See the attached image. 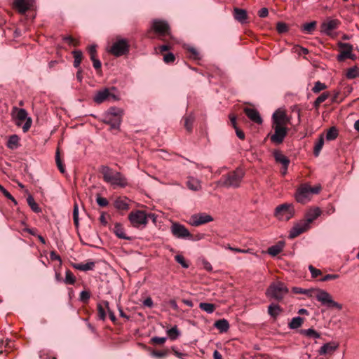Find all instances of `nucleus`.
Listing matches in <instances>:
<instances>
[{
    "mask_svg": "<svg viewBox=\"0 0 359 359\" xmlns=\"http://www.w3.org/2000/svg\"><path fill=\"white\" fill-rule=\"evenodd\" d=\"M20 139L18 135H12L8 137L6 145L9 149H17L20 147Z\"/></svg>",
    "mask_w": 359,
    "mask_h": 359,
    "instance_id": "obj_23",
    "label": "nucleus"
},
{
    "mask_svg": "<svg viewBox=\"0 0 359 359\" xmlns=\"http://www.w3.org/2000/svg\"><path fill=\"white\" fill-rule=\"evenodd\" d=\"M283 249V243H279L276 245H272L270 248H269L267 252L270 255L275 257L278 255L279 253H280Z\"/></svg>",
    "mask_w": 359,
    "mask_h": 359,
    "instance_id": "obj_34",
    "label": "nucleus"
},
{
    "mask_svg": "<svg viewBox=\"0 0 359 359\" xmlns=\"http://www.w3.org/2000/svg\"><path fill=\"white\" fill-rule=\"evenodd\" d=\"M359 76V69L357 67H351L347 70L346 77L353 79Z\"/></svg>",
    "mask_w": 359,
    "mask_h": 359,
    "instance_id": "obj_48",
    "label": "nucleus"
},
{
    "mask_svg": "<svg viewBox=\"0 0 359 359\" xmlns=\"http://www.w3.org/2000/svg\"><path fill=\"white\" fill-rule=\"evenodd\" d=\"M128 219L135 228H144L148 223V217L144 211H132L128 215Z\"/></svg>",
    "mask_w": 359,
    "mask_h": 359,
    "instance_id": "obj_9",
    "label": "nucleus"
},
{
    "mask_svg": "<svg viewBox=\"0 0 359 359\" xmlns=\"http://www.w3.org/2000/svg\"><path fill=\"white\" fill-rule=\"evenodd\" d=\"M34 4V0H15L13 2L14 8L21 14L33 8Z\"/></svg>",
    "mask_w": 359,
    "mask_h": 359,
    "instance_id": "obj_18",
    "label": "nucleus"
},
{
    "mask_svg": "<svg viewBox=\"0 0 359 359\" xmlns=\"http://www.w3.org/2000/svg\"><path fill=\"white\" fill-rule=\"evenodd\" d=\"M213 221V217L205 213L194 214L189 219V224L193 226H198Z\"/></svg>",
    "mask_w": 359,
    "mask_h": 359,
    "instance_id": "obj_16",
    "label": "nucleus"
},
{
    "mask_svg": "<svg viewBox=\"0 0 359 359\" xmlns=\"http://www.w3.org/2000/svg\"><path fill=\"white\" fill-rule=\"evenodd\" d=\"M294 212L291 204L283 203L276 208L274 215L279 220L287 221L293 217Z\"/></svg>",
    "mask_w": 359,
    "mask_h": 359,
    "instance_id": "obj_10",
    "label": "nucleus"
},
{
    "mask_svg": "<svg viewBox=\"0 0 359 359\" xmlns=\"http://www.w3.org/2000/svg\"><path fill=\"white\" fill-rule=\"evenodd\" d=\"M338 136V130L335 127H331L327 132L326 139L328 141L335 140Z\"/></svg>",
    "mask_w": 359,
    "mask_h": 359,
    "instance_id": "obj_46",
    "label": "nucleus"
},
{
    "mask_svg": "<svg viewBox=\"0 0 359 359\" xmlns=\"http://www.w3.org/2000/svg\"><path fill=\"white\" fill-rule=\"evenodd\" d=\"M282 309L276 304H271L268 306V313L273 318H276L281 313Z\"/></svg>",
    "mask_w": 359,
    "mask_h": 359,
    "instance_id": "obj_32",
    "label": "nucleus"
},
{
    "mask_svg": "<svg viewBox=\"0 0 359 359\" xmlns=\"http://www.w3.org/2000/svg\"><path fill=\"white\" fill-rule=\"evenodd\" d=\"M184 127L188 132H191L192 130V126L194 121V116L193 114H190L184 117Z\"/></svg>",
    "mask_w": 359,
    "mask_h": 359,
    "instance_id": "obj_40",
    "label": "nucleus"
},
{
    "mask_svg": "<svg viewBox=\"0 0 359 359\" xmlns=\"http://www.w3.org/2000/svg\"><path fill=\"white\" fill-rule=\"evenodd\" d=\"M245 172L241 168H237L236 170L222 175L219 184L226 188H238L240 187L241 183L244 177Z\"/></svg>",
    "mask_w": 359,
    "mask_h": 359,
    "instance_id": "obj_3",
    "label": "nucleus"
},
{
    "mask_svg": "<svg viewBox=\"0 0 359 359\" xmlns=\"http://www.w3.org/2000/svg\"><path fill=\"white\" fill-rule=\"evenodd\" d=\"M170 231L172 234L177 238L188 240L190 236V232L185 226L177 222L172 223Z\"/></svg>",
    "mask_w": 359,
    "mask_h": 359,
    "instance_id": "obj_15",
    "label": "nucleus"
},
{
    "mask_svg": "<svg viewBox=\"0 0 359 359\" xmlns=\"http://www.w3.org/2000/svg\"><path fill=\"white\" fill-rule=\"evenodd\" d=\"M113 232L115 235L121 239L130 240V238L127 236L125 233L124 228L120 223H116L113 229Z\"/></svg>",
    "mask_w": 359,
    "mask_h": 359,
    "instance_id": "obj_28",
    "label": "nucleus"
},
{
    "mask_svg": "<svg viewBox=\"0 0 359 359\" xmlns=\"http://www.w3.org/2000/svg\"><path fill=\"white\" fill-rule=\"evenodd\" d=\"M130 50L129 41L126 39L117 38L109 48L108 52L116 57L126 55Z\"/></svg>",
    "mask_w": 359,
    "mask_h": 359,
    "instance_id": "obj_6",
    "label": "nucleus"
},
{
    "mask_svg": "<svg viewBox=\"0 0 359 359\" xmlns=\"http://www.w3.org/2000/svg\"><path fill=\"white\" fill-rule=\"evenodd\" d=\"M199 308L202 311H204L206 313L210 314L215 311L216 306L214 304L207 303V302H201L199 304Z\"/></svg>",
    "mask_w": 359,
    "mask_h": 359,
    "instance_id": "obj_39",
    "label": "nucleus"
},
{
    "mask_svg": "<svg viewBox=\"0 0 359 359\" xmlns=\"http://www.w3.org/2000/svg\"><path fill=\"white\" fill-rule=\"evenodd\" d=\"M73 220L74 224L76 228L79 226V206L76 203L74 205L73 210Z\"/></svg>",
    "mask_w": 359,
    "mask_h": 359,
    "instance_id": "obj_51",
    "label": "nucleus"
},
{
    "mask_svg": "<svg viewBox=\"0 0 359 359\" xmlns=\"http://www.w3.org/2000/svg\"><path fill=\"white\" fill-rule=\"evenodd\" d=\"M186 49L190 53L189 57L191 59L194 60H198L201 59L200 53L195 48L192 46H187Z\"/></svg>",
    "mask_w": 359,
    "mask_h": 359,
    "instance_id": "obj_47",
    "label": "nucleus"
},
{
    "mask_svg": "<svg viewBox=\"0 0 359 359\" xmlns=\"http://www.w3.org/2000/svg\"><path fill=\"white\" fill-rule=\"evenodd\" d=\"M330 97L329 92H324L320 96H318L313 103L315 108H318L321 103L325 102Z\"/></svg>",
    "mask_w": 359,
    "mask_h": 359,
    "instance_id": "obj_45",
    "label": "nucleus"
},
{
    "mask_svg": "<svg viewBox=\"0 0 359 359\" xmlns=\"http://www.w3.org/2000/svg\"><path fill=\"white\" fill-rule=\"evenodd\" d=\"M214 327H216L221 333H224L229 330L230 325L227 320L222 318L216 320L214 323Z\"/></svg>",
    "mask_w": 359,
    "mask_h": 359,
    "instance_id": "obj_25",
    "label": "nucleus"
},
{
    "mask_svg": "<svg viewBox=\"0 0 359 359\" xmlns=\"http://www.w3.org/2000/svg\"><path fill=\"white\" fill-rule=\"evenodd\" d=\"M103 122L109 125L112 129H118L120 126L121 118L119 116H116V118L104 116Z\"/></svg>",
    "mask_w": 359,
    "mask_h": 359,
    "instance_id": "obj_24",
    "label": "nucleus"
},
{
    "mask_svg": "<svg viewBox=\"0 0 359 359\" xmlns=\"http://www.w3.org/2000/svg\"><path fill=\"white\" fill-rule=\"evenodd\" d=\"M340 25V21L337 19L328 18L324 21L320 25V31L323 34L332 38L336 37V34L334 32Z\"/></svg>",
    "mask_w": 359,
    "mask_h": 359,
    "instance_id": "obj_12",
    "label": "nucleus"
},
{
    "mask_svg": "<svg viewBox=\"0 0 359 359\" xmlns=\"http://www.w3.org/2000/svg\"><path fill=\"white\" fill-rule=\"evenodd\" d=\"M167 333L169 337L172 340L176 339L180 334L177 326H174L169 329L167 331Z\"/></svg>",
    "mask_w": 359,
    "mask_h": 359,
    "instance_id": "obj_49",
    "label": "nucleus"
},
{
    "mask_svg": "<svg viewBox=\"0 0 359 359\" xmlns=\"http://www.w3.org/2000/svg\"><path fill=\"white\" fill-rule=\"evenodd\" d=\"M72 55L74 56V67L75 68H80V65L83 59V53L80 50H75L72 51Z\"/></svg>",
    "mask_w": 359,
    "mask_h": 359,
    "instance_id": "obj_35",
    "label": "nucleus"
},
{
    "mask_svg": "<svg viewBox=\"0 0 359 359\" xmlns=\"http://www.w3.org/2000/svg\"><path fill=\"white\" fill-rule=\"evenodd\" d=\"M63 40L66 42H67L69 45H73L74 46H76L79 45V42L72 38L71 36H66L63 38Z\"/></svg>",
    "mask_w": 359,
    "mask_h": 359,
    "instance_id": "obj_61",
    "label": "nucleus"
},
{
    "mask_svg": "<svg viewBox=\"0 0 359 359\" xmlns=\"http://www.w3.org/2000/svg\"><path fill=\"white\" fill-rule=\"evenodd\" d=\"M88 52L90 55V59L93 57H96L97 55V50H96V46L95 45H91L88 48Z\"/></svg>",
    "mask_w": 359,
    "mask_h": 359,
    "instance_id": "obj_62",
    "label": "nucleus"
},
{
    "mask_svg": "<svg viewBox=\"0 0 359 359\" xmlns=\"http://www.w3.org/2000/svg\"><path fill=\"white\" fill-rule=\"evenodd\" d=\"M64 282L67 285H74L76 282V278L69 269H67L65 272V278Z\"/></svg>",
    "mask_w": 359,
    "mask_h": 359,
    "instance_id": "obj_44",
    "label": "nucleus"
},
{
    "mask_svg": "<svg viewBox=\"0 0 359 359\" xmlns=\"http://www.w3.org/2000/svg\"><path fill=\"white\" fill-rule=\"evenodd\" d=\"M304 294L309 297H314L323 306L327 308H335L339 310L342 308L341 305L334 301L331 294L324 290L319 288L305 289Z\"/></svg>",
    "mask_w": 359,
    "mask_h": 359,
    "instance_id": "obj_1",
    "label": "nucleus"
},
{
    "mask_svg": "<svg viewBox=\"0 0 359 359\" xmlns=\"http://www.w3.org/2000/svg\"><path fill=\"white\" fill-rule=\"evenodd\" d=\"M288 293V289L283 282L272 283L266 292L267 297L277 301H281Z\"/></svg>",
    "mask_w": 359,
    "mask_h": 359,
    "instance_id": "obj_5",
    "label": "nucleus"
},
{
    "mask_svg": "<svg viewBox=\"0 0 359 359\" xmlns=\"http://www.w3.org/2000/svg\"><path fill=\"white\" fill-rule=\"evenodd\" d=\"M177 262L180 264L184 268H188L189 265L187 264L184 257L182 255H177L175 257Z\"/></svg>",
    "mask_w": 359,
    "mask_h": 359,
    "instance_id": "obj_58",
    "label": "nucleus"
},
{
    "mask_svg": "<svg viewBox=\"0 0 359 359\" xmlns=\"http://www.w3.org/2000/svg\"><path fill=\"white\" fill-rule=\"evenodd\" d=\"M316 21L304 24L302 27V30L306 34H312L316 28Z\"/></svg>",
    "mask_w": 359,
    "mask_h": 359,
    "instance_id": "obj_41",
    "label": "nucleus"
},
{
    "mask_svg": "<svg viewBox=\"0 0 359 359\" xmlns=\"http://www.w3.org/2000/svg\"><path fill=\"white\" fill-rule=\"evenodd\" d=\"M321 210L319 208L311 209L306 212L304 220L310 226L321 215Z\"/></svg>",
    "mask_w": 359,
    "mask_h": 359,
    "instance_id": "obj_22",
    "label": "nucleus"
},
{
    "mask_svg": "<svg viewBox=\"0 0 359 359\" xmlns=\"http://www.w3.org/2000/svg\"><path fill=\"white\" fill-rule=\"evenodd\" d=\"M320 184L311 187L308 184H301L296 190L294 198L300 203L304 204L311 200L313 194H318L321 191Z\"/></svg>",
    "mask_w": 359,
    "mask_h": 359,
    "instance_id": "obj_4",
    "label": "nucleus"
},
{
    "mask_svg": "<svg viewBox=\"0 0 359 359\" xmlns=\"http://www.w3.org/2000/svg\"><path fill=\"white\" fill-rule=\"evenodd\" d=\"M118 100L117 95L111 93L110 89L105 88L97 91L93 97V101L97 104H101L105 101Z\"/></svg>",
    "mask_w": 359,
    "mask_h": 359,
    "instance_id": "obj_13",
    "label": "nucleus"
},
{
    "mask_svg": "<svg viewBox=\"0 0 359 359\" xmlns=\"http://www.w3.org/2000/svg\"><path fill=\"white\" fill-rule=\"evenodd\" d=\"M1 194H4L6 198H8V199L11 200L14 203L15 205L17 204V201H15V199L13 197V196L6 189H4L3 187H1Z\"/></svg>",
    "mask_w": 359,
    "mask_h": 359,
    "instance_id": "obj_64",
    "label": "nucleus"
},
{
    "mask_svg": "<svg viewBox=\"0 0 359 359\" xmlns=\"http://www.w3.org/2000/svg\"><path fill=\"white\" fill-rule=\"evenodd\" d=\"M123 115V110L120 108L115 107H110L108 111L105 113L104 116L116 117L119 116L121 118Z\"/></svg>",
    "mask_w": 359,
    "mask_h": 359,
    "instance_id": "obj_33",
    "label": "nucleus"
},
{
    "mask_svg": "<svg viewBox=\"0 0 359 359\" xmlns=\"http://www.w3.org/2000/svg\"><path fill=\"white\" fill-rule=\"evenodd\" d=\"M151 29L158 35V38L165 41V37L171 38L170 29L166 21L161 20H154Z\"/></svg>",
    "mask_w": 359,
    "mask_h": 359,
    "instance_id": "obj_7",
    "label": "nucleus"
},
{
    "mask_svg": "<svg viewBox=\"0 0 359 359\" xmlns=\"http://www.w3.org/2000/svg\"><path fill=\"white\" fill-rule=\"evenodd\" d=\"M310 228V226L304 219L294 225L291 229L289 233L290 238H294L306 231Z\"/></svg>",
    "mask_w": 359,
    "mask_h": 359,
    "instance_id": "obj_17",
    "label": "nucleus"
},
{
    "mask_svg": "<svg viewBox=\"0 0 359 359\" xmlns=\"http://www.w3.org/2000/svg\"><path fill=\"white\" fill-rule=\"evenodd\" d=\"M289 120L286 114L283 111H276L272 116V126H285Z\"/></svg>",
    "mask_w": 359,
    "mask_h": 359,
    "instance_id": "obj_19",
    "label": "nucleus"
},
{
    "mask_svg": "<svg viewBox=\"0 0 359 359\" xmlns=\"http://www.w3.org/2000/svg\"><path fill=\"white\" fill-rule=\"evenodd\" d=\"M337 348V346L334 344L327 343L322 346L319 350L320 355L331 354Z\"/></svg>",
    "mask_w": 359,
    "mask_h": 359,
    "instance_id": "obj_30",
    "label": "nucleus"
},
{
    "mask_svg": "<svg viewBox=\"0 0 359 359\" xmlns=\"http://www.w3.org/2000/svg\"><path fill=\"white\" fill-rule=\"evenodd\" d=\"M187 185L189 189L193 191H198L201 189L200 182L194 177H189Z\"/></svg>",
    "mask_w": 359,
    "mask_h": 359,
    "instance_id": "obj_38",
    "label": "nucleus"
},
{
    "mask_svg": "<svg viewBox=\"0 0 359 359\" xmlns=\"http://www.w3.org/2000/svg\"><path fill=\"white\" fill-rule=\"evenodd\" d=\"M323 145H324V136H323V135H320L314 146L313 154L315 156H319L320 152Z\"/></svg>",
    "mask_w": 359,
    "mask_h": 359,
    "instance_id": "obj_37",
    "label": "nucleus"
},
{
    "mask_svg": "<svg viewBox=\"0 0 359 359\" xmlns=\"http://www.w3.org/2000/svg\"><path fill=\"white\" fill-rule=\"evenodd\" d=\"M244 112L245 115L254 123L257 124L262 123V118L260 116L259 111L255 109L245 108Z\"/></svg>",
    "mask_w": 359,
    "mask_h": 359,
    "instance_id": "obj_20",
    "label": "nucleus"
},
{
    "mask_svg": "<svg viewBox=\"0 0 359 359\" xmlns=\"http://www.w3.org/2000/svg\"><path fill=\"white\" fill-rule=\"evenodd\" d=\"M100 173L102 175L104 181L111 186L123 188L128 185V180L123 174L113 170L108 166L102 165L100 168Z\"/></svg>",
    "mask_w": 359,
    "mask_h": 359,
    "instance_id": "obj_2",
    "label": "nucleus"
},
{
    "mask_svg": "<svg viewBox=\"0 0 359 359\" xmlns=\"http://www.w3.org/2000/svg\"><path fill=\"white\" fill-rule=\"evenodd\" d=\"M96 202L100 207H106L109 204V202L107 198L101 197L100 196L97 197Z\"/></svg>",
    "mask_w": 359,
    "mask_h": 359,
    "instance_id": "obj_59",
    "label": "nucleus"
},
{
    "mask_svg": "<svg viewBox=\"0 0 359 359\" xmlns=\"http://www.w3.org/2000/svg\"><path fill=\"white\" fill-rule=\"evenodd\" d=\"M272 128L274 133L268 135L271 142L276 145L282 144L287 135L288 128L285 126H272Z\"/></svg>",
    "mask_w": 359,
    "mask_h": 359,
    "instance_id": "obj_11",
    "label": "nucleus"
},
{
    "mask_svg": "<svg viewBox=\"0 0 359 359\" xmlns=\"http://www.w3.org/2000/svg\"><path fill=\"white\" fill-rule=\"evenodd\" d=\"M339 277L338 274H327L320 279V281L325 282L337 279Z\"/></svg>",
    "mask_w": 359,
    "mask_h": 359,
    "instance_id": "obj_57",
    "label": "nucleus"
},
{
    "mask_svg": "<svg viewBox=\"0 0 359 359\" xmlns=\"http://www.w3.org/2000/svg\"><path fill=\"white\" fill-rule=\"evenodd\" d=\"M309 271L311 274L312 278H316L319 276L322 275V271L320 269H316L312 265L309 266Z\"/></svg>",
    "mask_w": 359,
    "mask_h": 359,
    "instance_id": "obj_55",
    "label": "nucleus"
},
{
    "mask_svg": "<svg viewBox=\"0 0 359 359\" xmlns=\"http://www.w3.org/2000/svg\"><path fill=\"white\" fill-rule=\"evenodd\" d=\"M338 46L340 49L339 54L337 57L338 61L341 62L346 59L354 58V55L352 54L353 47L351 44L348 43L339 42Z\"/></svg>",
    "mask_w": 359,
    "mask_h": 359,
    "instance_id": "obj_14",
    "label": "nucleus"
},
{
    "mask_svg": "<svg viewBox=\"0 0 359 359\" xmlns=\"http://www.w3.org/2000/svg\"><path fill=\"white\" fill-rule=\"evenodd\" d=\"M203 238H204L203 233H198L196 235H193L190 233V236H189L188 240L193 241H198L203 239Z\"/></svg>",
    "mask_w": 359,
    "mask_h": 359,
    "instance_id": "obj_63",
    "label": "nucleus"
},
{
    "mask_svg": "<svg viewBox=\"0 0 359 359\" xmlns=\"http://www.w3.org/2000/svg\"><path fill=\"white\" fill-rule=\"evenodd\" d=\"M300 333L303 335L306 336L307 337L310 339H318L320 337V333L316 332L313 328H309L307 330H302L300 331Z\"/></svg>",
    "mask_w": 359,
    "mask_h": 359,
    "instance_id": "obj_36",
    "label": "nucleus"
},
{
    "mask_svg": "<svg viewBox=\"0 0 359 359\" xmlns=\"http://www.w3.org/2000/svg\"><path fill=\"white\" fill-rule=\"evenodd\" d=\"M168 350H165V351H153L151 352V356L156 357V358H164L166 355H168Z\"/></svg>",
    "mask_w": 359,
    "mask_h": 359,
    "instance_id": "obj_54",
    "label": "nucleus"
},
{
    "mask_svg": "<svg viewBox=\"0 0 359 359\" xmlns=\"http://www.w3.org/2000/svg\"><path fill=\"white\" fill-rule=\"evenodd\" d=\"M114 207L119 210H127L129 208L128 198H118L114 201Z\"/></svg>",
    "mask_w": 359,
    "mask_h": 359,
    "instance_id": "obj_31",
    "label": "nucleus"
},
{
    "mask_svg": "<svg viewBox=\"0 0 359 359\" xmlns=\"http://www.w3.org/2000/svg\"><path fill=\"white\" fill-rule=\"evenodd\" d=\"M27 202L30 208L36 213L41 212V209L39 207V205L35 202L34 198L32 196L29 195L27 198Z\"/></svg>",
    "mask_w": 359,
    "mask_h": 359,
    "instance_id": "obj_42",
    "label": "nucleus"
},
{
    "mask_svg": "<svg viewBox=\"0 0 359 359\" xmlns=\"http://www.w3.org/2000/svg\"><path fill=\"white\" fill-rule=\"evenodd\" d=\"M90 297V293L88 291L83 290L80 293L79 299L83 303L88 302Z\"/></svg>",
    "mask_w": 359,
    "mask_h": 359,
    "instance_id": "obj_56",
    "label": "nucleus"
},
{
    "mask_svg": "<svg viewBox=\"0 0 359 359\" xmlns=\"http://www.w3.org/2000/svg\"><path fill=\"white\" fill-rule=\"evenodd\" d=\"M273 157L276 161L281 163L283 166H288L290 164V159L280 151H275L273 152Z\"/></svg>",
    "mask_w": 359,
    "mask_h": 359,
    "instance_id": "obj_27",
    "label": "nucleus"
},
{
    "mask_svg": "<svg viewBox=\"0 0 359 359\" xmlns=\"http://www.w3.org/2000/svg\"><path fill=\"white\" fill-rule=\"evenodd\" d=\"M276 29L279 34H283L288 31V26L284 22H278L276 25Z\"/></svg>",
    "mask_w": 359,
    "mask_h": 359,
    "instance_id": "obj_53",
    "label": "nucleus"
},
{
    "mask_svg": "<svg viewBox=\"0 0 359 359\" xmlns=\"http://www.w3.org/2000/svg\"><path fill=\"white\" fill-rule=\"evenodd\" d=\"M72 266L79 271H87L93 270L95 267V262H88L87 263H74Z\"/></svg>",
    "mask_w": 359,
    "mask_h": 359,
    "instance_id": "obj_29",
    "label": "nucleus"
},
{
    "mask_svg": "<svg viewBox=\"0 0 359 359\" xmlns=\"http://www.w3.org/2000/svg\"><path fill=\"white\" fill-rule=\"evenodd\" d=\"M303 323L304 319L302 317L298 316L292 318L288 325L290 329H297L302 326Z\"/></svg>",
    "mask_w": 359,
    "mask_h": 359,
    "instance_id": "obj_43",
    "label": "nucleus"
},
{
    "mask_svg": "<svg viewBox=\"0 0 359 359\" xmlns=\"http://www.w3.org/2000/svg\"><path fill=\"white\" fill-rule=\"evenodd\" d=\"M326 88H327V86L325 83H321L320 81H318L315 83L314 86L312 88V91L314 93H318L321 90H323Z\"/></svg>",
    "mask_w": 359,
    "mask_h": 359,
    "instance_id": "obj_50",
    "label": "nucleus"
},
{
    "mask_svg": "<svg viewBox=\"0 0 359 359\" xmlns=\"http://www.w3.org/2000/svg\"><path fill=\"white\" fill-rule=\"evenodd\" d=\"M55 162H56V164H57V166L59 170L62 173H64L65 172V165H63V163H62V161L60 159L59 150H57L56 152Z\"/></svg>",
    "mask_w": 359,
    "mask_h": 359,
    "instance_id": "obj_52",
    "label": "nucleus"
},
{
    "mask_svg": "<svg viewBox=\"0 0 359 359\" xmlns=\"http://www.w3.org/2000/svg\"><path fill=\"white\" fill-rule=\"evenodd\" d=\"M97 313L99 319L101 320H105L107 317L106 311L108 312V309H109V304L107 301H102L98 303L97 305Z\"/></svg>",
    "mask_w": 359,
    "mask_h": 359,
    "instance_id": "obj_21",
    "label": "nucleus"
},
{
    "mask_svg": "<svg viewBox=\"0 0 359 359\" xmlns=\"http://www.w3.org/2000/svg\"><path fill=\"white\" fill-rule=\"evenodd\" d=\"M234 18L241 23L246 22L248 14L245 10L236 8L233 12Z\"/></svg>",
    "mask_w": 359,
    "mask_h": 359,
    "instance_id": "obj_26",
    "label": "nucleus"
},
{
    "mask_svg": "<svg viewBox=\"0 0 359 359\" xmlns=\"http://www.w3.org/2000/svg\"><path fill=\"white\" fill-rule=\"evenodd\" d=\"M175 60V57L174 55V54H172V53H168L167 54H165L163 57V61L165 62V63H171V62H173Z\"/></svg>",
    "mask_w": 359,
    "mask_h": 359,
    "instance_id": "obj_60",
    "label": "nucleus"
},
{
    "mask_svg": "<svg viewBox=\"0 0 359 359\" xmlns=\"http://www.w3.org/2000/svg\"><path fill=\"white\" fill-rule=\"evenodd\" d=\"M13 110L15 111V124L20 127L22 126V122L25 121L22 128L24 133L27 132L32 126V120L30 117L27 116V111L25 109H18L16 107Z\"/></svg>",
    "mask_w": 359,
    "mask_h": 359,
    "instance_id": "obj_8",
    "label": "nucleus"
}]
</instances>
